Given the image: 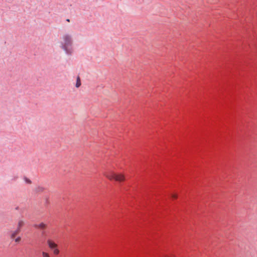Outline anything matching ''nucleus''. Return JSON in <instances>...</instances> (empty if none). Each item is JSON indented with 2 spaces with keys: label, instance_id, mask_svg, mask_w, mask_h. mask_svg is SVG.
I'll return each mask as SVG.
<instances>
[{
  "label": "nucleus",
  "instance_id": "nucleus-8",
  "mask_svg": "<svg viewBox=\"0 0 257 257\" xmlns=\"http://www.w3.org/2000/svg\"><path fill=\"white\" fill-rule=\"evenodd\" d=\"M42 257H51L50 254L46 251H43L41 252Z\"/></svg>",
  "mask_w": 257,
  "mask_h": 257
},
{
  "label": "nucleus",
  "instance_id": "nucleus-1",
  "mask_svg": "<svg viewBox=\"0 0 257 257\" xmlns=\"http://www.w3.org/2000/svg\"><path fill=\"white\" fill-rule=\"evenodd\" d=\"M73 43V41L72 36L69 34H65L62 37L61 48L67 54L71 55L74 51Z\"/></svg>",
  "mask_w": 257,
  "mask_h": 257
},
{
  "label": "nucleus",
  "instance_id": "nucleus-12",
  "mask_svg": "<svg viewBox=\"0 0 257 257\" xmlns=\"http://www.w3.org/2000/svg\"><path fill=\"white\" fill-rule=\"evenodd\" d=\"M25 181L26 183H28V184H31V181L28 179V178H25Z\"/></svg>",
  "mask_w": 257,
  "mask_h": 257
},
{
  "label": "nucleus",
  "instance_id": "nucleus-2",
  "mask_svg": "<svg viewBox=\"0 0 257 257\" xmlns=\"http://www.w3.org/2000/svg\"><path fill=\"white\" fill-rule=\"evenodd\" d=\"M103 175L109 180H115L118 182H122L125 180V176L123 174H116L112 171H106Z\"/></svg>",
  "mask_w": 257,
  "mask_h": 257
},
{
  "label": "nucleus",
  "instance_id": "nucleus-5",
  "mask_svg": "<svg viewBox=\"0 0 257 257\" xmlns=\"http://www.w3.org/2000/svg\"><path fill=\"white\" fill-rule=\"evenodd\" d=\"M20 232L19 229H16L15 230L12 231L11 233L10 237L11 239H14L16 235Z\"/></svg>",
  "mask_w": 257,
  "mask_h": 257
},
{
  "label": "nucleus",
  "instance_id": "nucleus-14",
  "mask_svg": "<svg viewBox=\"0 0 257 257\" xmlns=\"http://www.w3.org/2000/svg\"><path fill=\"white\" fill-rule=\"evenodd\" d=\"M66 21H67V22H70V20H69V19H67V20H66Z\"/></svg>",
  "mask_w": 257,
  "mask_h": 257
},
{
  "label": "nucleus",
  "instance_id": "nucleus-4",
  "mask_svg": "<svg viewBox=\"0 0 257 257\" xmlns=\"http://www.w3.org/2000/svg\"><path fill=\"white\" fill-rule=\"evenodd\" d=\"M34 227L37 228L45 229L47 227V225L43 222H41L38 224L34 225Z\"/></svg>",
  "mask_w": 257,
  "mask_h": 257
},
{
  "label": "nucleus",
  "instance_id": "nucleus-6",
  "mask_svg": "<svg viewBox=\"0 0 257 257\" xmlns=\"http://www.w3.org/2000/svg\"><path fill=\"white\" fill-rule=\"evenodd\" d=\"M24 224L25 222L23 220H19L18 222L17 229H19L21 231V228L24 226Z\"/></svg>",
  "mask_w": 257,
  "mask_h": 257
},
{
  "label": "nucleus",
  "instance_id": "nucleus-7",
  "mask_svg": "<svg viewBox=\"0 0 257 257\" xmlns=\"http://www.w3.org/2000/svg\"><path fill=\"white\" fill-rule=\"evenodd\" d=\"M81 83L80 78L79 76H77V78H76V83L75 84V86L76 88H78L81 86Z\"/></svg>",
  "mask_w": 257,
  "mask_h": 257
},
{
  "label": "nucleus",
  "instance_id": "nucleus-13",
  "mask_svg": "<svg viewBox=\"0 0 257 257\" xmlns=\"http://www.w3.org/2000/svg\"><path fill=\"white\" fill-rule=\"evenodd\" d=\"M171 197L174 199H176L177 198V195L175 194H173L171 195Z\"/></svg>",
  "mask_w": 257,
  "mask_h": 257
},
{
  "label": "nucleus",
  "instance_id": "nucleus-9",
  "mask_svg": "<svg viewBox=\"0 0 257 257\" xmlns=\"http://www.w3.org/2000/svg\"><path fill=\"white\" fill-rule=\"evenodd\" d=\"M44 190V188L42 187L38 186L36 188V191L38 192H43Z\"/></svg>",
  "mask_w": 257,
  "mask_h": 257
},
{
  "label": "nucleus",
  "instance_id": "nucleus-11",
  "mask_svg": "<svg viewBox=\"0 0 257 257\" xmlns=\"http://www.w3.org/2000/svg\"><path fill=\"white\" fill-rule=\"evenodd\" d=\"M21 240V237L20 236H19L15 239V241L17 243L19 242Z\"/></svg>",
  "mask_w": 257,
  "mask_h": 257
},
{
  "label": "nucleus",
  "instance_id": "nucleus-3",
  "mask_svg": "<svg viewBox=\"0 0 257 257\" xmlns=\"http://www.w3.org/2000/svg\"><path fill=\"white\" fill-rule=\"evenodd\" d=\"M47 244L50 248L53 249L57 247V244L51 239H48L47 241Z\"/></svg>",
  "mask_w": 257,
  "mask_h": 257
},
{
  "label": "nucleus",
  "instance_id": "nucleus-10",
  "mask_svg": "<svg viewBox=\"0 0 257 257\" xmlns=\"http://www.w3.org/2000/svg\"><path fill=\"white\" fill-rule=\"evenodd\" d=\"M54 249L53 253H54V254L57 255V254H58L59 253V249L57 247L54 248V249Z\"/></svg>",
  "mask_w": 257,
  "mask_h": 257
}]
</instances>
